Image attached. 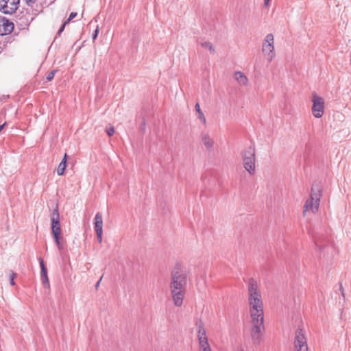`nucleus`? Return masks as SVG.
<instances>
[{
  "label": "nucleus",
  "instance_id": "obj_1",
  "mask_svg": "<svg viewBox=\"0 0 351 351\" xmlns=\"http://www.w3.org/2000/svg\"><path fill=\"white\" fill-rule=\"evenodd\" d=\"M248 304L251 319L264 318L263 303L257 282L250 278L248 282Z\"/></svg>",
  "mask_w": 351,
  "mask_h": 351
},
{
  "label": "nucleus",
  "instance_id": "obj_2",
  "mask_svg": "<svg viewBox=\"0 0 351 351\" xmlns=\"http://www.w3.org/2000/svg\"><path fill=\"white\" fill-rule=\"evenodd\" d=\"M186 285V272L182 270L173 271L171 274L170 289L174 304L177 306H180L182 304Z\"/></svg>",
  "mask_w": 351,
  "mask_h": 351
},
{
  "label": "nucleus",
  "instance_id": "obj_3",
  "mask_svg": "<svg viewBox=\"0 0 351 351\" xmlns=\"http://www.w3.org/2000/svg\"><path fill=\"white\" fill-rule=\"evenodd\" d=\"M321 196V187L318 184H313L310 198L306 201L304 206V215H305L307 211L315 213L318 210Z\"/></svg>",
  "mask_w": 351,
  "mask_h": 351
},
{
  "label": "nucleus",
  "instance_id": "obj_4",
  "mask_svg": "<svg viewBox=\"0 0 351 351\" xmlns=\"http://www.w3.org/2000/svg\"><path fill=\"white\" fill-rule=\"evenodd\" d=\"M51 228L58 248L59 250H62L63 249V245L60 242L61 228L58 206H56V208L53 210L51 215Z\"/></svg>",
  "mask_w": 351,
  "mask_h": 351
},
{
  "label": "nucleus",
  "instance_id": "obj_5",
  "mask_svg": "<svg viewBox=\"0 0 351 351\" xmlns=\"http://www.w3.org/2000/svg\"><path fill=\"white\" fill-rule=\"evenodd\" d=\"M262 51L265 58L271 62L276 56L274 49V38L272 34H268L263 43Z\"/></svg>",
  "mask_w": 351,
  "mask_h": 351
},
{
  "label": "nucleus",
  "instance_id": "obj_6",
  "mask_svg": "<svg viewBox=\"0 0 351 351\" xmlns=\"http://www.w3.org/2000/svg\"><path fill=\"white\" fill-rule=\"evenodd\" d=\"M264 318H256L252 319V328L251 337L254 343L258 344L261 340L262 333L265 328Z\"/></svg>",
  "mask_w": 351,
  "mask_h": 351
},
{
  "label": "nucleus",
  "instance_id": "obj_7",
  "mask_svg": "<svg viewBox=\"0 0 351 351\" xmlns=\"http://www.w3.org/2000/svg\"><path fill=\"white\" fill-rule=\"evenodd\" d=\"M243 165L250 174H253L255 171V151L254 148L249 147L243 155Z\"/></svg>",
  "mask_w": 351,
  "mask_h": 351
},
{
  "label": "nucleus",
  "instance_id": "obj_8",
  "mask_svg": "<svg viewBox=\"0 0 351 351\" xmlns=\"http://www.w3.org/2000/svg\"><path fill=\"white\" fill-rule=\"evenodd\" d=\"M312 113L316 118H321L324 112V100L316 94L313 95Z\"/></svg>",
  "mask_w": 351,
  "mask_h": 351
},
{
  "label": "nucleus",
  "instance_id": "obj_9",
  "mask_svg": "<svg viewBox=\"0 0 351 351\" xmlns=\"http://www.w3.org/2000/svg\"><path fill=\"white\" fill-rule=\"evenodd\" d=\"M294 346L295 351H308V346L304 330L299 328L295 333Z\"/></svg>",
  "mask_w": 351,
  "mask_h": 351
},
{
  "label": "nucleus",
  "instance_id": "obj_10",
  "mask_svg": "<svg viewBox=\"0 0 351 351\" xmlns=\"http://www.w3.org/2000/svg\"><path fill=\"white\" fill-rule=\"evenodd\" d=\"M20 0H0V11L12 14L19 8Z\"/></svg>",
  "mask_w": 351,
  "mask_h": 351
},
{
  "label": "nucleus",
  "instance_id": "obj_11",
  "mask_svg": "<svg viewBox=\"0 0 351 351\" xmlns=\"http://www.w3.org/2000/svg\"><path fill=\"white\" fill-rule=\"evenodd\" d=\"M14 29V24L5 17L0 16V34L6 35Z\"/></svg>",
  "mask_w": 351,
  "mask_h": 351
},
{
  "label": "nucleus",
  "instance_id": "obj_12",
  "mask_svg": "<svg viewBox=\"0 0 351 351\" xmlns=\"http://www.w3.org/2000/svg\"><path fill=\"white\" fill-rule=\"evenodd\" d=\"M201 141L207 150L211 151L215 145V141L208 132L201 134Z\"/></svg>",
  "mask_w": 351,
  "mask_h": 351
},
{
  "label": "nucleus",
  "instance_id": "obj_13",
  "mask_svg": "<svg viewBox=\"0 0 351 351\" xmlns=\"http://www.w3.org/2000/svg\"><path fill=\"white\" fill-rule=\"evenodd\" d=\"M234 77L235 80L241 86H246L248 84V78L241 71H236L234 73Z\"/></svg>",
  "mask_w": 351,
  "mask_h": 351
},
{
  "label": "nucleus",
  "instance_id": "obj_14",
  "mask_svg": "<svg viewBox=\"0 0 351 351\" xmlns=\"http://www.w3.org/2000/svg\"><path fill=\"white\" fill-rule=\"evenodd\" d=\"M95 232L103 231V217L101 213H97L94 219Z\"/></svg>",
  "mask_w": 351,
  "mask_h": 351
},
{
  "label": "nucleus",
  "instance_id": "obj_15",
  "mask_svg": "<svg viewBox=\"0 0 351 351\" xmlns=\"http://www.w3.org/2000/svg\"><path fill=\"white\" fill-rule=\"evenodd\" d=\"M197 327V338L198 341L207 338L206 330L202 321H198L196 323Z\"/></svg>",
  "mask_w": 351,
  "mask_h": 351
},
{
  "label": "nucleus",
  "instance_id": "obj_16",
  "mask_svg": "<svg viewBox=\"0 0 351 351\" xmlns=\"http://www.w3.org/2000/svg\"><path fill=\"white\" fill-rule=\"evenodd\" d=\"M195 111L197 113V119H199L204 125H206V117H205L203 112L202 111V110L200 108V106L198 103H197L195 104Z\"/></svg>",
  "mask_w": 351,
  "mask_h": 351
},
{
  "label": "nucleus",
  "instance_id": "obj_17",
  "mask_svg": "<svg viewBox=\"0 0 351 351\" xmlns=\"http://www.w3.org/2000/svg\"><path fill=\"white\" fill-rule=\"evenodd\" d=\"M66 154H64L63 160L61 161V162L59 164L58 167L57 169V173L59 176L63 175L64 170L66 167Z\"/></svg>",
  "mask_w": 351,
  "mask_h": 351
},
{
  "label": "nucleus",
  "instance_id": "obj_18",
  "mask_svg": "<svg viewBox=\"0 0 351 351\" xmlns=\"http://www.w3.org/2000/svg\"><path fill=\"white\" fill-rule=\"evenodd\" d=\"M199 345L201 351H211L210 347L208 342V338L199 340Z\"/></svg>",
  "mask_w": 351,
  "mask_h": 351
},
{
  "label": "nucleus",
  "instance_id": "obj_19",
  "mask_svg": "<svg viewBox=\"0 0 351 351\" xmlns=\"http://www.w3.org/2000/svg\"><path fill=\"white\" fill-rule=\"evenodd\" d=\"M39 263H40V269H41V271H40L41 278L47 276V268L44 264V261L42 258H39Z\"/></svg>",
  "mask_w": 351,
  "mask_h": 351
},
{
  "label": "nucleus",
  "instance_id": "obj_20",
  "mask_svg": "<svg viewBox=\"0 0 351 351\" xmlns=\"http://www.w3.org/2000/svg\"><path fill=\"white\" fill-rule=\"evenodd\" d=\"M201 46L205 49H208L211 53H215V49L211 43L208 41H204L201 43Z\"/></svg>",
  "mask_w": 351,
  "mask_h": 351
},
{
  "label": "nucleus",
  "instance_id": "obj_21",
  "mask_svg": "<svg viewBox=\"0 0 351 351\" xmlns=\"http://www.w3.org/2000/svg\"><path fill=\"white\" fill-rule=\"evenodd\" d=\"M56 72V71H55V70L50 71L47 75V77H46L47 80V81H51L54 77Z\"/></svg>",
  "mask_w": 351,
  "mask_h": 351
},
{
  "label": "nucleus",
  "instance_id": "obj_22",
  "mask_svg": "<svg viewBox=\"0 0 351 351\" xmlns=\"http://www.w3.org/2000/svg\"><path fill=\"white\" fill-rule=\"evenodd\" d=\"M41 278H42V282H43V285L45 287L49 288V281L48 276L43 277Z\"/></svg>",
  "mask_w": 351,
  "mask_h": 351
},
{
  "label": "nucleus",
  "instance_id": "obj_23",
  "mask_svg": "<svg viewBox=\"0 0 351 351\" xmlns=\"http://www.w3.org/2000/svg\"><path fill=\"white\" fill-rule=\"evenodd\" d=\"M16 274L12 271L10 273V284L11 285L14 286L15 285V282H14V278H16Z\"/></svg>",
  "mask_w": 351,
  "mask_h": 351
},
{
  "label": "nucleus",
  "instance_id": "obj_24",
  "mask_svg": "<svg viewBox=\"0 0 351 351\" xmlns=\"http://www.w3.org/2000/svg\"><path fill=\"white\" fill-rule=\"evenodd\" d=\"M102 234H103V231L96 232L97 239V241L99 243L102 242Z\"/></svg>",
  "mask_w": 351,
  "mask_h": 351
},
{
  "label": "nucleus",
  "instance_id": "obj_25",
  "mask_svg": "<svg viewBox=\"0 0 351 351\" xmlns=\"http://www.w3.org/2000/svg\"><path fill=\"white\" fill-rule=\"evenodd\" d=\"M107 134L109 136H112L114 134V128L113 127H110L106 130Z\"/></svg>",
  "mask_w": 351,
  "mask_h": 351
},
{
  "label": "nucleus",
  "instance_id": "obj_26",
  "mask_svg": "<svg viewBox=\"0 0 351 351\" xmlns=\"http://www.w3.org/2000/svg\"><path fill=\"white\" fill-rule=\"evenodd\" d=\"M76 16H77V13L76 12H71L70 14L69 17V19H67L66 21H68V23H69L71 20L74 19Z\"/></svg>",
  "mask_w": 351,
  "mask_h": 351
},
{
  "label": "nucleus",
  "instance_id": "obj_27",
  "mask_svg": "<svg viewBox=\"0 0 351 351\" xmlns=\"http://www.w3.org/2000/svg\"><path fill=\"white\" fill-rule=\"evenodd\" d=\"M36 1L37 0H25V1L28 5H32L34 3L36 2Z\"/></svg>",
  "mask_w": 351,
  "mask_h": 351
},
{
  "label": "nucleus",
  "instance_id": "obj_28",
  "mask_svg": "<svg viewBox=\"0 0 351 351\" xmlns=\"http://www.w3.org/2000/svg\"><path fill=\"white\" fill-rule=\"evenodd\" d=\"M68 23V21H65L64 24L61 26L60 29L58 31V34H60L63 30L65 27V25Z\"/></svg>",
  "mask_w": 351,
  "mask_h": 351
},
{
  "label": "nucleus",
  "instance_id": "obj_29",
  "mask_svg": "<svg viewBox=\"0 0 351 351\" xmlns=\"http://www.w3.org/2000/svg\"><path fill=\"white\" fill-rule=\"evenodd\" d=\"M270 0H264V6L268 7L269 5Z\"/></svg>",
  "mask_w": 351,
  "mask_h": 351
},
{
  "label": "nucleus",
  "instance_id": "obj_30",
  "mask_svg": "<svg viewBox=\"0 0 351 351\" xmlns=\"http://www.w3.org/2000/svg\"><path fill=\"white\" fill-rule=\"evenodd\" d=\"M97 34H98V29H97L95 31V33L93 35V39L95 40L96 38V37L97 36Z\"/></svg>",
  "mask_w": 351,
  "mask_h": 351
},
{
  "label": "nucleus",
  "instance_id": "obj_31",
  "mask_svg": "<svg viewBox=\"0 0 351 351\" xmlns=\"http://www.w3.org/2000/svg\"><path fill=\"white\" fill-rule=\"evenodd\" d=\"M315 244H316L317 247H318V249L321 251L322 250V246L318 244L317 241H315Z\"/></svg>",
  "mask_w": 351,
  "mask_h": 351
},
{
  "label": "nucleus",
  "instance_id": "obj_32",
  "mask_svg": "<svg viewBox=\"0 0 351 351\" xmlns=\"http://www.w3.org/2000/svg\"><path fill=\"white\" fill-rule=\"evenodd\" d=\"M101 279H102V277L99 279V280L97 282L96 285H95V287L96 289L98 288V287L99 286V284H100V282L101 281Z\"/></svg>",
  "mask_w": 351,
  "mask_h": 351
},
{
  "label": "nucleus",
  "instance_id": "obj_33",
  "mask_svg": "<svg viewBox=\"0 0 351 351\" xmlns=\"http://www.w3.org/2000/svg\"><path fill=\"white\" fill-rule=\"evenodd\" d=\"M340 290L341 291L342 296L344 297V291L342 285L340 286Z\"/></svg>",
  "mask_w": 351,
  "mask_h": 351
}]
</instances>
